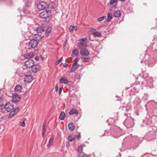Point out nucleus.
I'll list each match as a JSON object with an SVG mask.
<instances>
[{"label":"nucleus","mask_w":157,"mask_h":157,"mask_svg":"<svg viewBox=\"0 0 157 157\" xmlns=\"http://www.w3.org/2000/svg\"><path fill=\"white\" fill-rule=\"evenodd\" d=\"M68 127L69 129L71 131H73L75 128V126L73 123H70L68 125Z\"/></svg>","instance_id":"nucleus-20"},{"label":"nucleus","mask_w":157,"mask_h":157,"mask_svg":"<svg viewBox=\"0 0 157 157\" xmlns=\"http://www.w3.org/2000/svg\"><path fill=\"white\" fill-rule=\"evenodd\" d=\"M63 66L64 67H67L68 64L67 63H65V64L63 65Z\"/></svg>","instance_id":"nucleus-46"},{"label":"nucleus","mask_w":157,"mask_h":157,"mask_svg":"<svg viewBox=\"0 0 157 157\" xmlns=\"http://www.w3.org/2000/svg\"><path fill=\"white\" fill-rule=\"evenodd\" d=\"M105 18V16H103L98 18V21L99 22H100L103 20Z\"/></svg>","instance_id":"nucleus-36"},{"label":"nucleus","mask_w":157,"mask_h":157,"mask_svg":"<svg viewBox=\"0 0 157 157\" xmlns=\"http://www.w3.org/2000/svg\"><path fill=\"white\" fill-rule=\"evenodd\" d=\"M40 69V66L38 64H34L31 67L32 71L33 72H37Z\"/></svg>","instance_id":"nucleus-9"},{"label":"nucleus","mask_w":157,"mask_h":157,"mask_svg":"<svg viewBox=\"0 0 157 157\" xmlns=\"http://www.w3.org/2000/svg\"><path fill=\"white\" fill-rule=\"evenodd\" d=\"M42 136H43V137H44L45 133H42Z\"/></svg>","instance_id":"nucleus-50"},{"label":"nucleus","mask_w":157,"mask_h":157,"mask_svg":"<svg viewBox=\"0 0 157 157\" xmlns=\"http://www.w3.org/2000/svg\"><path fill=\"white\" fill-rule=\"evenodd\" d=\"M82 62H89L90 61V57H82L81 58Z\"/></svg>","instance_id":"nucleus-25"},{"label":"nucleus","mask_w":157,"mask_h":157,"mask_svg":"<svg viewBox=\"0 0 157 157\" xmlns=\"http://www.w3.org/2000/svg\"><path fill=\"white\" fill-rule=\"evenodd\" d=\"M21 97L16 93H14L12 95V101L14 102L19 101L21 99Z\"/></svg>","instance_id":"nucleus-7"},{"label":"nucleus","mask_w":157,"mask_h":157,"mask_svg":"<svg viewBox=\"0 0 157 157\" xmlns=\"http://www.w3.org/2000/svg\"><path fill=\"white\" fill-rule=\"evenodd\" d=\"M45 125L44 124H43V131H42V133H45L46 131V129L45 128Z\"/></svg>","instance_id":"nucleus-39"},{"label":"nucleus","mask_w":157,"mask_h":157,"mask_svg":"<svg viewBox=\"0 0 157 157\" xmlns=\"http://www.w3.org/2000/svg\"><path fill=\"white\" fill-rule=\"evenodd\" d=\"M38 44L37 40L34 39L31 40L27 44L25 48L27 50H32L36 47Z\"/></svg>","instance_id":"nucleus-1"},{"label":"nucleus","mask_w":157,"mask_h":157,"mask_svg":"<svg viewBox=\"0 0 157 157\" xmlns=\"http://www.w3.org/2000/svg\"><path fill=\"white\" fill-rule=\"evenodd\" d=\"M86 154H84V155H83L81 157H86Z\"/></svg>","instance_id":"nucleus-49"},{"label":"nucleus","mask_w":157,"mask_h":157,"mask_svg":"<svg viewBox=\"0 0 157 157\" xmlns=\"http://www.w3.org/2000/svg\"><path fill=\"white\" fill-rule=\"evenodd\" d=\"M22 89V87L20 85H16L14 88L15 90L17 92H20Z\"/></svg>","instance_id":"nucleus-17"},{"label":"nucleus","mask_w":157,"mask_h":157,"mask_svg":"<svg viewBox=\"0 0 157 157\" xmlns=\"http://www.w3.org/2000/svg\"><path fill=\"white\" fill-rule=\"evenodd\" d=\"M112 14L110 13H108V18L107 19V21L108 22H109L112 19Z\"/></svg>","instance_id":"nucleus-21"},{"label":"nucleus","mask_w":157,"mask_h":157,"mask_svg":"<svg viewBox=\"0 0 157 157\" xmlns=\"http://www.w3.org/2000/svg\"><path fill=\"white\" fill-rule=\"evenodd\" d=\"M118 0H111L110 2V4H114L113 5V7H115L117 4V1Z\"/></svg>","instance_id":"nucleus-24"},{"label":"nucleus","mask_w":157,"mask_h":157,"mask_svg":"<svg viewBox=\"0 0 157 157\" xmlns=\"http://www.w3.org/2000/svg\"><path fill=\"white\" fill-rule=\"evenodd\" d=\"M75 139L76 138H77L78 139H79L80 137V135H75L74 136Z\"/></svg>","instance_id":"nucleus-41"},{"label":"nucleus","mask_w":157,"mask_h":157,"mask_svg":"<svg viewBox=\"0 0 157 157\" xmlns=\"http://www.w3.org/2000/svg\"><path fill=\"white\" fill-rule=\"evenodd\" d=\"M68 138V140L70 141H72L75 139L74 136L73 138L72 136L71 135L69 136Z\"/></svg>","instance_id":"nucleus-32"},{"label":"nucleus","mask_w":157,"mask_h":157,"mask_svg":"<svg viewBox=\"0 0 157 157\" xmlns=\"http://www.w3.org/2000/svg\"><path fill=\"white\" fill-rule=\"evenodd\" d=\"M19 110V108L17 107L14 109L13 110L11 111L10 113V114L9 116V118L10 119L13 116L16 114L18 112Z\"/></svg>","instance_id":"nucleus-10"},{"label":"nucleus","mask_w":157,"mask_h":157,"mask_svg":"<svg viewBox=\"0 0 157 157\" xmlns=\"http://www.w3.org/2000/svg\"><path fill=\"white\" fill-rule=\"evenodd\" d=\"M58 85L57 84L56 85V86H55V91L56 92H57L58 90Z\"/></svg>","instance_id":"nucleus-42"},{"label":"nucleus","mask_w":157,"mask_h":157,"mask_svg":"<svg viewBox=\"0 0 157 157\" xmlns=\"http://www.w3.org/2000/svg\"><path fill=\"white\" fill-rule=\"evenodd\" d=\"M83 150V147L82 146H79L78 147V151L79 152H81Z\"/></svg>","instance_id":"nucleus-33"},{"label":"nucleus","mask_w":157,"mask_h":157,"mask_svg":"<svg viewBox=\"0 0 157 157\" xmlns=\"http://www.w3.org/2000/svg\"><path fill=\"white\" fill-rule=\"evenodd\" d=\"M37 9L40 10L48 8V6L45 2H40L37 4Z\"/></svg>","instance_id":"nucleus-2"},{"label":"nucleus","mask_w":157,"mask_h":157,"mask_svg":"<svg viewBox=\"0 0 157 157\" xmlns=\"http://www.w3.org/2000/svg\"><path fill=\"white\" fill-rule=\"evenodd\" d=\"M18 10L19 12H21V10H20V9H18Z\"/></svg>","instance_id":"nucleus-52"},{"label":"nucleus","mask_w":157,"mask_h":157,"mask_svg":"<svg viewBox=\"0 0 157 157\" xmlns=\"http://www.w3.org/2000/svg\"><path fill=\"white\" fill-rule=\"evenodd\" d=\"M80 53L82 56H86L89 54V52L87 50L84 49L81 50Z\"/></svg>","instance_id":"nucleus-11"},{"label":"nucleus","mask_w":157,"mask_h":157,"mask_svg":"<svg viewBox=\"0 0 157 157\" xmlns=\"http://www.w3.org/2000/svg\"><path fill=\"white\" fill-rule=\"evenodd\" d=\"M78 46L81 49H84L86 47V45L85 43H80L78 44Z\"/></svg>","instance_id":"nucleus-15"},{"label":"nucleus","mask_w":157,"mask_h":157,"mask_svg":"<svg viewBox=\"0 0 157 157\" xmlns=\"http://www.w3.org/2000/svg\"><path fill=\"white\" fill-rule=\"evenodd\" d=\"M78 58H76L75 59H74V60L73 61L74 63H73V64L74 65H77V63L78 61Z\"/></svg>","instance_id":"nucleus-35"},{"label":"nucleus","mask_w":157,"mask_h":157,"mask_svg":"<svg viewBox=\"0 0 157 157\" xmlns=\"http://www.w3.org/2000/svg\"><path fill=\"white\" fill-rule=\"evenodd\" d=\"M39 59V58L38 57H35V59L36 60H38Z\"/></svg>","instance_id":"nucleus-48"},{"label":"nucleus","mask_w":157,"mask_h":157,"mask_svg":"<svg viewBox=\"0 0 157 157\" xmlns=\"http://www.w3.org/2000/svg\"><path fill=\"white\" fill-rule=\"evenodd\" d=\"M36 31L38 33H42L44 31V30L43 28L41 27H38L36 29Z\"/></svg>","instance_id":"nucleus-19"},{"label":"nucleus","mask_w":157,"mask_h":157,"mask_svg":"<svg viewBox=\"0 0 157 157\" xmlns=\"http://www.w3.org/2000/svg\"><path fill=\"white\" fill-rule=\"evenodd\" d=\"M96 31V29L93 28H91L89 29V32L93 35Z\"/></svg>","instance_id":"nucleus-29"},{"label":"nucleus","mask_w":157,"mask_h":157,"mask_svg":"<svg viewBox=\"0 0 157 157\" xmlns=\"http://www.w3.org/2000/svg\"><path fill=\"white\" fill-rule=\"evenodd\" d=\"M51 33V28H48L46 30L45 34L46 36H48Z\"/></svg>","instance_id":"nucleus-31"},{"label":"nucleus","mask_w":157,"mask_h":157,"mask_svg":"<svg viewBox=\"0 0 157 157\" xmlns=\"http://www.w3.org/2000/svg\"><path fill=\"white\" fill-rule=\"evenodd\" d=\"M67 40H66L65 41H64V46H65L66 44H67Z\"/></svg>","instance_id":"nucleus-47"},{"label":"nucleus","mask_w":157,"mask_h":157,"mask_svg":"<svg viewBox=\"0 0 157 157\" xmlns=\"http://www.w3.org/2000/svg\"><path fill=\"white\" fill-rule=\"evenodd\" d=\"M51 15L50 11L44 10L40 13V16L42 18H46L49 17Z\"/></svg>","instance_id":"nucleus-3"},{"label":"nucleus","mask_w":157,"mask_h":157,"mask_svg":"<svg viewBox=\"0 0 157 157\" xmlns=\"http://www.w3.org/2000/svg\"><path fill=\"white\" fill-rule=\"evenodd\" d=\"M23 12L27 16L29 17V14L32 13V11L30 10V6L28 5H25L24 7Z\"/></svg>","instance_id":"nucleus-5"},{"label":"nucleus","mask_w":157,"mask_h":157,"mask_svg":"<svg viewBox=\"0 0 157 157\" xmlns=\"http://www.w3.org/2000/svg\"><path fill=\"white\" fill-rule=\"evenodd\" d=\"M19 125L21 126L24 127L25 126V121H24L22 122H20L19 123Z\"/></svg>","instance_id":"nucleus-34"},{"label":"nucleus","mask_w":157,"mask_h":157,"mask_svg":"<svg viewBox=\"0 0 157 157\" xmlns=\"http://www.w3.org/2000/svg\"><path fill=\"white\" fill-rule=\"evenodd\" d=\"M53 139L52 138H51L49 141V143L47 145L48 147H50L51 146V144L53 143Z\"/></svg>","instance_id":"nucleus-28"},{"label":"nucleus","mask_w":157,"mask_h":157,"mask_svg":"<svg viewBox=\"0 0 157 157\" xmlns=\"http://www.w3.org/2000/svg\"><path fill=\"white\" fill-rule=\"evenodd\" d=\"M77 30L76 26L71 25L69 27V31L70 32H72L73 31H76Z\"/></svg>","instance_id":"nucleus-22"},{"label":"nucleus","mask_w":157,"mask_h":157,"mask_svg":"<svg viewBox=\"0 0 157 157\" xmlns=\"http://www.w3.org/2000/svg\"><path fill=\"white\" fill-rule=\"evenodd\" d=\"M34 62L32 59H29L25 61L24 63V66L26 68L32 67L34 64Z\"/></svg>","instance_id":"nucleus-6"},{"label":"nucleus","mask_w":157,"mask_h":157,"mask_svg":"<svg viewBox=\"0 0 157 157\" xmlns=\"http://www.w3.org/2000/svg\"><path fill=\"white\" fill-rule=\"evenodd\" d=\"M155 138V133H154L153 135V137L151 138V139H148L149 140H154Z\"/></svg>","instance_id":"nucleus-40"},{"label":"nucleus","mask_w":157,"mask_h":157,"mask_svg":"<svg viewBox=\"0 0 157 157\" xmlns=\"http://www.w3.org/2000/svg\"><path fill=\"white\" fill-rule=\"evenodd\" d=\"M78 67L76 65L72 64V66L71 67V71L73 72L78 69Z\"/></svg>","instance_id":"nucleus-27"},{"label":"nucleus","mask_w":157,"mask_h":157,"mask_svg":"<svg viewBox=\"0 0 157 157\" xmlns=\"http://www.w3.org/2000/svg\"><path fill=\"white\" fill-rule=\"evenodd\" d=\"M62 59H63V57H62L60 59H59L57 61L56 63V64L58 65V64H59L61 62Z\"/></svg>","instance_id":"nucleus-38"},{"label":"nucleus","mask_w":157,"mask_h":157,"mask_svg":"<svg viewBox=\"0 0 157 157\" xmlns=\"http://www.w3.org/2000/svg\"><path fill=\"white\" fill-rule=\"evenodd\" d=\"M78 51L77 49H75L72 52L73 54L75 56H77L78 55Z\"/></svg>","instance_id":"nucleus-30"},{"label":"nucleus","mask_w":157,"mask_h":157,"mask_svg":"<svg viewBox=\"0 0 157 157\" xmlns=\"http://www.w3.org/2000/svg\"><path fill=\"white\" fill-rule=\"evenodd\" d=\"M25 77L24 81L25 82H30L33 80L32 77L31 75H25Z\"/></svg>","instance_id":"nucleus-8"},{"label":"nucleus","mask_w":157,"mask_h":157,"mask_svg":"<svg viewBox=\"0 0 157 157\" xmlns=\"http://www.w3.org/2000/svg\"><path fill=\"white\" fill-rule=\"evenodd\" d=\"M59 82L60 83H63L65 84H67L68 82V81L65 77H61L59 79Z\"/></svg>","instance_id":"nucleus-12"},{"label":"nucleus","mask_w":157,"mask_h":157,"mask_svg":"<svg viewBox=\"0 0 157 157\" xmlns=\"http://www.w3.org/2000/svg\"><path fill=\"white\" fill-rule=\"evenodd\" d=\"M70 145V143L68 141H67L66 142V147H69Z\"/></svg>","instance_id":"nucleus-43"},{"label":"nucleus","mask_w":157,"mask_h":157,"mask_svg":"<svg viewBox=\"0 0 157 157\" xmlns=\"http://www.w3.org/2000/svg\"><path fill=\"white\" fill-rule=\"evenodd\" d=\"M62 87H60L59 89V95H60L61 94V91H62Z\"/></svg>","instance_id":"nucleus-44"},{"label":"nucleus","mask_w":157,"mask_h":157,"mask_svg":"<svg viewBox=\"0 0 157 157\" xmlns=\"http://www.w3.org/2000/svg\"><path fill=\"white\" fill-rule=\"evenodd\" d=\"M121 2H123L125 1V0H120Z\"/></svg>","instance_id":"nucleus-51"},{"label":"nucleus","mask_w":157,"mask_h":157,"mask_svg":"<svg viewBox=\"0 0 157 157\" xmlns=\"http://www.w3.org/2000/svg\"><path fill=\"white\" fill-rule=\"evenodd\" d=\"M24 56L25 59H30L33 57V53L30 52L24 55Z\"/></svg>","instance_id":"nucleus-13"},{"label":"nucleus","mask_w":157,"mask_h":157,"mask_svg":"<svg viewBox=\"0 0 157 157\" xmlns=\"http://www.w3.org/2000/svg\"><path fill=\"white\" fill-rule=\"evenodd\" d=\"M86 40V38H81L80 39V40L83 42L85 41Z\"/></svg>","instance_id":"nucleus-45"},{"label":"nucleus","mask_w":157,"mask_h":157,"mask_svg":"<svg viewBox=\"0 0 157 157\" xmlns=\"http://www.w3.org/2000/svg\"><path fill=\"white\" fill-rule=\"evenodd\" d=\"M65 116V114L64 112H62L61 113L59 117V119L61 120H64Z\"/></svg>","instance_id":"nucleus-23"},{"label":"nucleus","mask_w":157,"mask_h":157,"mask_svg":"<svg viewBox=\"0 0 157 157\" xmlns=\"http://www.w3.org/2000/svg\"><path fill=\"white\" fill-rule=\"evenodd\" d=\"M78 113V110L74 109H71L69 112V114L70 115H71L74 114H77Z\"/></svg>","instance_id":"nucleus-14"},{"label":"nucleus","mask_w":157,"mask_h":157,"mask_svg":"<svg viewBox=\"0 0 157 157\" xmlns=\"http://www.w3.org/2000/svg\"><path fill=\"white\" fill-rule=\"evenodd\" d=\"M93 36L95 37H100L101 36V34L100 32L96 31Z\"/></svg>","instance_id":"nucleus-26"},{"label":"nucleus","mask_w":157,"mask_h":157,"mask_svg":"<svg viewBox=\"0 0 157 157\" xmlns=\"http://www.w3.org/2000/svg\"><path fill=\"white\" fill-rule=\"evenodd\" d=\"M121 14V12L120 10H116L114 13V16L116 17H119Z\"/></svg>","instance_id":"nucleus-16"},{"label":"nucleus","mask_w":157,"mask_h":157,"mask_svg":"<svg viewBox=\"0 0 157 157\" xmlns=\"http://www.w3.org/2000/svg\"><path fill=\"white\" fill-rule=\"evenodd\" d=\"M23 2L26 4V5H28V4H29L30 3V1L29 0H23Z\"/></svg>","instance_id":"nucleus-37"},{"label":"nucleus","mask_w":157,"mask_h":157,"mask_svg":"<svg viewBox=\"0 0 157 157\" xmlns=\"http://www.w3.org/2000/svg\"><path fill=\"white\" fill-rule=\"evenodd\" d=\"M42 37V36L39 34H35V37L33 39L36 40H37V42H38V41H39L40 40H41Z\"/></svg>","instance_id":"nucleus-18"},{"label":"nucleus","mask_w":157,"mask_h":157,"mask_svg":"<svg viewBox=\"0 0 157 157\" xmlns=\"http://www.w3.org/2000/svg\"><path fill=\"white\" fill-rule=\"evenodd\" d=\"M4 108L7 112H10L14 108L13 104L11 102H8L5 104Z\"/></svg>","instance_id":"nucleus-4"}]
</instances>
